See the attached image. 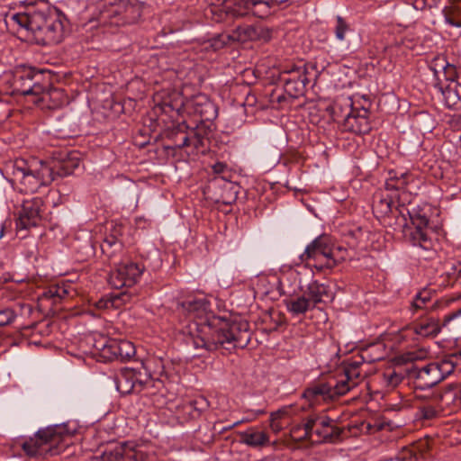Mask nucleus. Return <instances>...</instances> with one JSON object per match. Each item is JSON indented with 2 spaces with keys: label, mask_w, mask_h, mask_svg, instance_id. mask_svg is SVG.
<instances>
[{
  "label": "nucleus",
  "mask_w": 461,
  "mask_h": 461,
  "mask_svg": "<svg viewBox=\"0 0 461 461\" xmlns=\"http://www.w3.org/2000/svg\"><path fill=\"white\" fill-rule=\"evenodd\" d=\"M12 86L14 92L17 95H43L42 101H46L47 96L59 98L63 95V91L60 89H49L50 83L44 78L43 72L32 68L23 67L16 69Z\"/></svg>",
  "instance_id": "nucleus-5"
},
{
  "label": "nucleus",
  "mask_w": 461,
  "mask_h": 461,
  "mask_svg": "<svg viewBox=\"0 0 461 461\" xmlns=\"http://www.w3.org/2000/svg\"><path fill=\"white\" fill-rule=\"evenodd\" d=\"M136 350L133 343L129 340H117L112 339L108 344V350L104 349V358L106 361H127L135 356Z\"/></svg>",
  "instance_id": "nucleus-19"
},
{
  "label": "nucleus",
  "mask_w": 461,
  "mask_h": 461,
  "mask_svg": "<svg viewBox=\"0 0 461 461\" xmlns=\"http://www.w3.org/2000/svg\"><path fill=\"white\" fill-rule=\"evenodd\" d=\"M113 379L118 392L121 394H129L134 391L140 392L149 380V376L146 373L124 367L114 375Z\"/></svg>",
  "instance_id": "nucleus-11"
},
{
  "label": "nucleus",
  "mask_w": 461,
  "mask_h": 461,
  "mask_svg": "<svg viewBox=\"0 0 461 461\" xmlns=\"http://www.w3.org/2000/svg\"><path fill=\"white\" fill-rule=\"evenodd\" d=\"M111 339H109V338L100 337V339H96L94 344V347L100 352V356L103 358H104V349L108 350V344Z\"/></svg>",
  "instance_id": "nucleus-49"
},
{
  "label": "nucleus",
  "mask_w": 461,
  "mask_h": 461,
  "mask_svg": "<svg viewBox=\"0 0 461 461\" xmlns=\"http://www.w3.org/2000/svg\"><path fill=\"white\" fill-rule=\"evenodd\" d=\"M233 41L232 34L221 33L212 38L206 42L205 49H212L213 51H217Z\"/></svg>",
  "instance_id": "nucleus-38"
},
{
  "label": "nucleus",
  "mask_w": 461,
  "mask_h": 461,
  "mask_svg": "<svg viewBox=\"0 0 461 461\" xmlns=\"http://www.w3.org/2000/svg\"><path fill=\"white\" fill-rule=\"evenodd\" d=\"M442 324L443 326L452 324L454 329L461 330V307L458 310L447 314L443 319Z\"/></svg>",
  "instance_id": "nucleus-44"
},
{
  "label": "nucleus",
  "mask_w": 461,
  "mask_h": 461,
  "mask_svg": "<svg viewBox=\"0 0 461 461\" xmlns=\"http://www.w3.org/2000/svg\"><path fill=\"white\" fill-rule=\"evenodd\" d=\"M16 318V313L11 308L0 310V327L11 324Z\"/></svg>",
  "instance_id": "nucleus-45"
},
{
  "label": "nucleus",
  "mask_w": 461,
  "mask_h": 461,
  "mask_svg": "<svg viewBox=\"0 0 461 461\" xmlns=\"http://www.w3.org/2000/svg\"><path fill=\"white\" fill-rule=\"evenodd\" d=\"M426 352L420 351V352H408L403 356V359L405 361H414L417 359H421L425 357Z\"/></svg>",
  "instance_id": "nucleus-52"
},
{
  "label": "nucleus",
  "mask_w": 461,
  "mask_h": 461,
  "mask_svg": "<svg viewBox=\"0 0 461 461\" xmlns=\"http://www.w3.org/2000/svg\"><path fill=\"white\" fill-rule=\"evenodd\" d=\"M291 437L294 440L301 441L303 439H311V431L306 429V422L303 425H296L291 429Z\"/></svg>",
  "instance_id": "nucleus-43"
},
{
  "label": "nucleus",
  "mask_w": 461,
  "mask_h": 461,
  "mask_svg": "<svg viewBox=\"0 0 461 461\" xmlns=\"http://www.w3.org/2000/svg\"><path fill=\"white\" fill-rule=\"evenodd\" d=\"M142 5L139 0H119L109 11L110 15L118 17L119 23H133L141 15Z\"/></svg>",
  "instance_id": "nucleus-15"
},
{
  "label": "nucleus",
  "mask_w": 461,
  "mask_h": 461,
  "mask_svg": "<svg viewBox=\"0 0 461 461\" xmlns=\"http://www.w3.org/2000/svg\"><path fill=\"white\" fill-rule=\"evenodd\" d=\"M331 112L335 121L343 122L348 113H351L355 108L350 97H341L331 105Z\"/></svg>",
  "instance_id": "nucleus-30"
},
{
  "label": "nucleus",
  "mask_w": 461,
  "mask_h": 461,
  "mask_svg": "<svg viewBox=\"0 0 461 461\" xmlns=\"http://www.w3.org/2000/svg\"><path fill=\"white\" fill-rule=\"evenodd\" d=\"M413 332L420 337H434L440 331L438 320L433 316L420 318L413 325Z\"/></svg>",
  "instance_id": "nucleus-27"
},
{
  "label": "nucleus",
  "mask_w": 461,
  "mask_h": 461,
  "mask_svg": "<svg viewBox=\"0 0 461 461\" xmlns=\"http://www.w3.org/2000/svg\"><path fill=\"white\" fill-rule=\"evenodd\" d=\"M135 297L136 294L131 291L112 293L99 299L95 305L99 310L119 309L124 304L131 303Z\"/></svg>",
  "instance_id": "nucleus-22"
},
{
  "label": "nucleus",
  "mask_w": 461,
  "mask_h": 461,
  "mask_svg": "<svg viewBox=\"0 0 461 461\" xmlns=\"http://www.w3.org/2000/svg\"><path fill=\"white\" fill-rule=\"evenodd\" d=\"M283 98H284V97L279 96V97H278V99H277V100H278V102L280 103V102L282 101V99H283Z\"/></svg>",
  "instance_id": "nucleus-61"
},
{
  "label": "nucleus",
  "mask_w": 461,
  "mask_h": 461,
  "mask_svg": "<svg viewBox=\"0 0 461 461\" xmlns=\"http://www.w3.org/2000/svg\"><path fill=\"white\" fill-rule=\"evenodd\" d=\"M369 110L361 107L354 108L351 113H348L341 122V128L344 131L355 134H366L371 131V124L368 119Z\"/></svg>",
  "instance_id": "nucleus-17"
},
{
  "label": "nucleus",
  "mask_w": 461,
  "mask_h": 461,
  "mask_svg": "<svg viewBox=\"0 0 461 461\" xmlns=\"http://www.w3.org/2000/svg\"><path fill=\"white\" fill-rule=\"evenodd\" d=\"M3 234H4V227L2 226V230H1V233H0V238L3 237Z\"/></svg>",
  "instance_id": "nucleus-60"
},
{
  "label": "nucleus",
  "mask_w": 461,
  "mask_h": 461,
  "mask_svg": "<svg viewBox=\"0 0 461 461\" xmlns=\"http://www.w3.org/2000/svg\"><path fill=\"white\" fill-rule=\"evenodd\" d=\"M330 259H328V266H331V269L338 264L345 261L348 258V249L340 245H336L332 239L330 237Z\"/></svg>",
  "instance_id": "nucleus-35"
},
{
  "label": "nucleus",
  "mask_w": 461,
  "mask_h": 461,
  "mask_svg": "<svg viewBox=\"0 0 461 461\" xmlns=\"http://www.w3.org/2000/svg\"><path fill=\"white\" fill-rule=\"evenodd\" d=\"M143 269V267L133 262L121 264L110 274L109 284L118 290L124 287L131 288L140 279Z\"/></svg>",
  "instance_id": "nucleus-12"
},
{
  "label": "nucleus",
  "mask_w": 461,
  "mask_h": 461,
  "mask_svg": "<svg viewBox=\"0 0 461 461\" xmlns=\"http://www.w3.org/2000/svg\"><path fill=\"white\" fill-rule=\"evenodd\" d=\"M430 68L434 71V74L437 75L439 70H442V73L445 77L447 83L449 82L450 78H456V77H460L456 73V68L454 65L448 64L443 58L437 57L432 60Z\"/></svg>",
  "instance_id": "nucleus-32"
},
{
  "label": "nucleus",
  "mask_w": 461,
  "mask_h": 461,
  "mask_svg": "<svg viewBox=\"0 0 461 461\" xmlns=\"http://www.w3.org/2000/svg\"><path fill=\"white\" fill-rule=\"evenodd\" d=\"M445 21L451 26L461 27V7L454 5L444 9Z\"/></svg>",
  "instance_id": "nucleus-37"
},
{
  "label": "nucleus",
  "mask_w": 461,
  "mask_h": 461,
  "mask_svg": "<svg viewBox=\"0 0 461 461\" xmlns=\"http://www.w3.org/2000/svg\"><path fill=\"white\" fill-rule=\"evenodd\" d=\"M6 172L11 175V182L20 185V191L26 194L35 193L41 186L53 182L50 169L46 167V162L42 160L32 167L24 159L17 158L7 165Z\"/></svg>",
  "instance_id": "nucleus-4"
},
{
  "label": "nucleus",
  "mask_w": 461,
  "mask_h": 461,
  "mask_svg": "<svg viewBox=\"0 0 461 461\" xmlns=\"http://www.w3.org/2000/svg\"><path fill=\"white\" fill-rule=\"evenodd\" d=\"M306 429L316 443L334 442L340 438L342 429L333 420L324 415H311L306 419Z\"/></svg>",
  "instance_id": "nucleus-8"
},
{
  "label": "nucleus",
  "mask_w": 461,
  "mask_h": 461,
  "mask_svg": "<svg viewBox=\"0 0 461 461\" xmlns=\"http://www.w3.org/2000/svg\"><path fill=\"white\" fill-rule=\"evenodd\" d=\"M226 168V165L221 162H218L212 166V169L215 173L220 174L222 173Z\"/></svg>",
  "instance_id": "nucleus-55"
},
{
  "label": "nucleus",
  "mask_w": 461,
  "mask_h": 461,
  "mask_svg": "<svg viewBox=\"0 0 461 461\" xmlns=\"http://www.w3.org/2000/svg\"><path fill=\"white\" fill-rule=\"evenodd\" d=\"M458 355L461 356V349L458 351Z\"/></svg>",
  "instance_id": "nucleus-63"
},
{
  "label": "nucleus",
  "mask_w": 461,
  "mask_h": 461,
  "mask_svg": "<svg viewBox=\"0 0 461 461\" xmlns=\"http://www.w3.org/2000/svg\"><path fill=\"white\" fill-rule=\"evenodd\" d=\"M49 292L51 296L58 297L59 299L73 297L77 294V291L71 283H62L61 285H57L51 287Z\"/></svg>",
  "instance_id": "nucleus-36"
},
{
  "label": "nucleus",
  "mask_w": 461,
  "mask_h": 461,
  "mask_svg": "<svg viewBox=\"0 0 461 461\" xmlns=\"http://www.w3.org/2000/svg\"><path fill=\"white\" fill-rule=\"evenodd\" d=\"M285 303L287 311L294 316L303 315L308 311L314 309L303 293L285 300Z\"/></svg>",
  "instance_id": "nucleus-29"
},
{
  "label": "nucleus",
  "mask_w": 461,
  "mask_h": 461,
  "mask_svg": "<svg viewBox=\"0 0 461 461\" xmlns=\"http://www.w3.org/2000/svg\"><path fill=\"white\" fill-rule=\"evenodd\" d=\"M65 429L60 426L48 427L36 432L33 438L23 442V449L30 456L52 452L63 441Z\"/></svg>",
  "instance_id": "nucleus-6"
},
{
  "label": "nucleus",
  "mask_w": 461,
  "mask_h": 461,
  "mask_svg": "<svg viewBox=\"0 0 461 461\" xmlns=\"http://www.w3.org/2000/svg\"><path fill=\"white\" fill-rule=\"evenodd\" d=\"M181 308L194 319L185 328V343L195 349L214 351L220 348L230 350L244 348L250 341L251 334L246 321L230 322L217 316L203 319L208 308L204 299H188L180 303Z\"/></svg>",
  "instance_id": "nucleus-1"
},
{
  "label": "nucleus",
  "mask_w": 461,
  "mask_h": 461,
  "mask_svg": "<svg viewBox=\"0 0 461 461\" xmlns=\"http://www.w3.org/2000/svg\"><path fill=\"white\" fill-rule=\"evenodd\" d=\"M287 0H228L224 3L227 14L233 17H244L249 14L258 18L267 17L270 8Z\"/></svg>",
  "instance_id": "nucleus-7"
},
{
  "label": "nucleus",
  "mask_w": 461,
  "mask_h": 461,
  "mask_svg": "<svg viewBox=\"0 0 461 461\" xmlns=\"http://www.w3.org/2000/svg\"><path fill=\"white\" fill-rule=\"evenodd\" d=\"M158 108L164 112V113H170V112H173V111H177L176 108H175L173 106L172 104L170 103H167L166 101H163L159 105H158Z\"/></svg>",
  "instance_id": "nucleus-54"
},
{
  "label": "nucleus",
  "mask_w": 461,
  "mask_h": 461,
  "mask_svg": "<svg viewBox=\"0 0 461 461\" xmlns=\"http://www.w3.org/2000/svg\"><path fill=\"white\" fill-rule=\"evenodd\" d=\"M52 13L49 10H34L32 32L35 40L44 32V27H47V24H49V18H50Z\"/></svg>",
  "instance_id": "nucleus-33"
},
{
  "label": "nucleus",
  "mask_w": 461,
  "mask_h": 461,
  "mask_svg": "<svg viewBox=\"0 0 461 461\" xmlns=\"http://www.w3.org/2000/svg\"><path fill=\"white\" fill-rule=\"evenodd\" d=\"M271 429L275 433H278L283 429V426L279 422V419L276 417H273L272 414H270V424H269Z\"/></svg>",
  "instance_id": "nucleus-53"
},
{
  "label": "nucleus",
  "mask_w": 461,
  "mask_h": 461,
  "mask_svg": "<svg viewBox=\"0 0 461 461\" xmlns=\"http://www.w3.org/2000/svg\"><path fill=\"white\" fill-rule=\"evenodd\" d=\"M389 191L379 190L373 197V212L378 218H384L393 212V204L395 195L390 194Z\"/></svg>",
  "instance_id": "nucleus-24"
},
{
  "label": "nucleus",
  "mask_w": 461,
  "mask_h": 461,
  "mask_svg": "<svg viewBox=\"0 0 461 461\" xmlns=\"http://www.w3.org/2000/svg\"><path fill=\"white\" fill-rule=\"evenodd\" d=\"M421 417L425 420H431L437 415V411L434 404L428 403L419 408Z\"/></svg>",
  "instance_id": "nucleus-46"
},
{
  "label": "nucleus",
  "mask_w": 461,
  "mask_h": 461,
  "mask_svg": "<svg viewBox=\"0 0 461 461\" xmlns=\"http://www.w3.org/2000/svg\"><path fill=\"white\" fill-rule=\"evenodd\" d=\"M42 206L43 201L41 198L24 201L16 221V229L23 230L37 226L41 221Z\"/></svg>",
  "instance_id": "nucleus-14"
},
{
  "label": "nucleus",
  "mask_w": 461,
  "mask_h": 461,
  "mask_svg": "<svg viewBox=\"0 0 461 461\" xmlns=\"http://www.w3.org/2000/svg\"><path fill=\"white\" fill-rule=\"evenodd\" d=\"M424 390H418L416 387H415V390H414V394H415V398L418 399V400H423V401H432V402H437V398L436 396L434 395L433 393H423Z\"/></svg>",
  "instance_id": "nucleus-51"
},
{
  "label": "nucleus",
  "mask_w": 461,
  "mask_h": 461,
  "mask_svg": "<svg viewBox=\"0 0 461 461\" xmlns=\"http://www.w3.org/2000/svg\"><path fill=\"white\" fill-rule=\"evenodd\" d=\"M93 461H107L106 459H94ZM115 461H132L131 457L120 456Z\"/></svg>",
  "instance_id": "nucleus-56"
},
{
  "label": "nucleus",
  "mask_w": 461,
  "mask_h": 461,
  "mask_svg": "<svg viewBox=\"0 0 461 461\" xmlns=\"http://www.w3.org/2000/svg\"><path fill=\"white\" fill-rule=\"evenodd\" d=\"M233 41H247L256 37V31L252 26H239L232 33Z\"/></svg>",
  "instance_id": "nucleus-40"
},
{
  "label": "nucleus",
  "mask_w": 461,
  "mask_h": 461,
  "mask_svg": "<svg viewBox=\"0 0 461 461\" xmlns=\"http://www.w3.org/2000/svg\"><path fill=\"white\" fill-rule=\"evenodd\" d=\"M233 429V428L231 427V425H229V426H226V427L222 428V429H221V432H225V431L230 430V429Z\"/></svg>",
  "instance_id": "nucleus-57"
},
{
  "label": "nucleus",
  "mask_w": 461,
  "mask_h": 461,
  "mask_svg": "<svg viewBox=\"0 0 461 461\" xmlns=\"http://www.w3.org/2000/svg\"><path fill=\"white\" fill-rule=\"evenodd\" d=\"M404 378L405 374L402 367L389 368L383 374V383L391 389L395 388Z\"/></svg>",
  "instance_id": "nucleus-34"
},
{
  "label": "nucleus",
  "mask_w": 461,
  "mask_h": 461,
  "mask_svg": "<svg viewBox=\"0 0 461 461\" xmlns=\"http://www.w3.org/2000/svg\"><path fill=\"white\" fill-rule=\"evenodd\" d=\"M436 86L438 88L447 107L454 108L461 101V77L450 78L446 86L438 84Z\"/></svg>",
  "instance_id": "nucleus-23"
},
{
  "label": "nucleus",
  "mask_w": 461,
  "mask_h": 461,
  "mask_svg": "<svg viewBox=\"0 0 461 461\" xmlns=\"http://www.w3.org/2000/svg\"><path fill=\"white\" fill-rule=\"evenodd\" d=\"M104 243L108 244L109 246H111V245H112V243H111V242H109V241H107V240H105V241H104Z\"/></svg>",
  "instance_id": "nucleus-62"
},
{
  "label": "nucleus",
  "mask_w": 461,
  "mask_h": 461,
  "mask_svg": "<svg viewBox=\"0 0 461 461\" xmlns=\"http://www.w3.org/2000/svg\"><path fill=\"white\" fill-rule=\"evenodd\" d=\"M330 236L321 235L314 239L300 255L302 262L307 264L312 261V267L317 271L331 270V266H328V259H330Z\"/></svg>",
  "instance_id": "nucleus-9"
},
{
  "label": "nucleus",
  "mask_w": 461,
  "mask_h": 461,
  "mask_svg": "<svg viewBox=\"0 0 461 461\" xmlns=\"http://www.w3.org/2000/svg\"><path fill=\"white\" fill-rule=\"evenodd\" d=\"M459 273H461V269L459 270Z\"/></svg>",
  "instance_id": "nucleus-64"
},
{
  "label": "nucleus",
  "mask_w": 461,
  "mask_h": 461,
  "mask_svg": "<svg viewBox=\"0 0 461 461\" xmlns=\"http://www.w3.org/2000/svg\"><path fill=\"white\" fill-rule=\"evenodd\" d=\"M280 80H289L291 82H297L301 80L303 84L309 83L305 67L295 65L291 66L289 68L284 69L280 74Z\"/></svg>",
  "instance_id": "nucleus-31"
},
{
  "label": "nucleus",
  "mask_w": 461,
  "mask_h": 461,
  "mask_svg": "<svg viewBox=\"0 0 461 461\" xmlns=\"http://www.w3.org/2000/svg\"><path fill=\"white\" fill-rule=\"evenodd\" d=\"M201 129L197 130L193 129L191 134L185 133L180 127L176 131L173 132V136L177 139L175 143V146L177 149H182L184 147H188L194 145V147H198L199 145H203V140L204 138L205 133L201 132Z\"/></svg>",
  "instance_id": "nucleus-26"
},
{
  "label": "nucleus",
  "mask_w": 461,
  "mask_h": 461,
  "mask_svg": "<svg viewBox=\"0 0 461 461\" xmlns=\"http://www.w3.org/2000/svg\"><path fill=\"white\" fill-rule=\"evenodd\" d=\"M292 412H293V406L286 405V406L280 408L276 411L272 412L271 414L273 417H276L277 419L281 420L285 417H290L292 415Z\"/></svg>",
  "instance_id": "nucleus-50"
},
{
  "label": "nucleus",
  "mask_w": 461,
  "mask_h": 461,
  "mask_svg": "<svg viewBox=\"0 0 461 461\" xmlns=\"http://www.w3.org/2000/svg\"><path fill=\"white\" fill-rule=\"evenodd\" d=\"M191 109L201 118V122H212L218 115L216 105L205 95H195L190 102Z\"/></svg>",
  "instance_id": "nucleus-21"
},
{
  "label": "nucleus",
  "mask_w": 461,
  "mask_h": 461,
  "mask_svg": "<svg viewBox=\"0 0 461 461\" xmlns=\"http://www.w3.org/2000/svg\"><path fill=\"white\" fill-rule=\"evenodd\" d=\"M302 291L313 308L318 307L320 303H326L333 299V294L329 285L321 284L317 280H312Z\"/></svg>",
  "instance_id": "nucleus-20"
},
{
  "label": "nucleus",
  "mask_w": 461,
  "mask_h": 461,
  "mask_svg": "<svg viewBox=\"0 0 461 461\" xmlns=\"http://www.w3.org/2000/svg\"><path fill=\"white\" fill-rule=\"evenodd\" d=\"M413 181L414 177L409 172L398 175L394 171H390L389 177L384 183V189L389 192H400L394 194L398 203L395 211L402 218L406 240L413 247L428 251L433 249V240L427 230L429 219L422 210L415 207L410 209L404 203V197L408 195V185Z\"/></svg>",
  "instance_id": "nucleus-2"
},
{
  "label": "nucleus",
  "mask_w": 461,
  "mask_h": 461,
  "mask_svg": "<svg viewBox=\"0 0 461 461\" xmlns=\"http://www.w3.org/2000/svg\"><path fill=\"white\" fill-rule=\"evenodd\" d=\"M284 83L285 92L293 98H298L305 93L306 85L303 81L291 82L289 80L282 81Z\"/></svg>",
  "instance_id": "nucleus-39"
},
{
  "label": "nucleus",
  "mask_w": 461,
  "mask_h": 461,
  "mask_svg": "<svg viewBox=\"0 0 461 461\" xmlns=\"http://www.w3.org/2000/svg\"><path fill=\"white\" fill-rule=\"evenodd\" d=\"M435 295V291L431 289L424 288L420 291L411 304V311L412 313H416L419 311H436L439 308H443L447 306L450 302H454L461 297V295L457 297H450V298H443L441 300L433 301V296Z\"/></svg>",
  "instance_id": "nucleus-16"
},
{
  "label": "nucleus",
  "mask_w": 461,
  "mask_h": 461,
  "mask_svg": "<svg viewBox=\"0 0 461 461\" xmlns=\"http://www.w3.org/2000/svg\"><path fill=\"white\" fill-rule=\"evenodd\" d=\"M264 413H265V411H264L259 410V411H257L256 415H257V416H259V415H262V414H264Z\"/></svg>",
  "instance_id": "nucleus-59"
},
{
  "label": "nucleus",
  "mask_w": 461,
  "mask_h": 461,
  "mask_svg": "<svg viewBox=\"0 0 461 461\" xmlns=\"http://www.w3.org/2000/svg\"><path fill=\"white\" fill-rule=\"evenodd\" d=\"M79 165L80 159L75 151L59 152L50 162H46V167L50 169L53 181L72 175Z\"/></svg>",
  "instance_id": "nucleus-13"
},
{
  "label": "nucleus",
  "mask_w": 461,
  "mask_h": 461,
  "mask_svg": "<svg viewBox=\"0 0 461 461\" xmlns=\"http://www.w3.org/2000/svg\"><path fill=\"white\" fill-rule=\"evenodd\" d=\"M413 7L417 10L432 8L437 5V0H413Z\"/></svg>",
  "instance_id": "nucleus-48"
},
{
  "label": "nucleus",
  "mask_w": 461,
  "mask_h": 461,
  "mask_svg": "<svg viewBox=\"0 0 461 461\" xmlns=\"http://www.w3.org/2000/svg\"><path fill=\"white\" fill-rule=\"evenodd\" d=\"M209 406V401L204 396L198 395L185 402L182 406V410L190 419L194 420L199 418L203 412L207 411Z\"/></svg>",
  "instance_id": "nucleus-28"
},
{
  "label": "nucleus",
  "mask_w": 461,
  "mask_h": 461,
  "mask_svg": "<svg viewBox=\"0 0 461 461\" xmlns=\"http://www.w3.org/2000/svg\"><path fill=\"white\" fill-rule=\"evenodd\" d=\"M64 37V25L62 16L59 13H52L49 18V24L44 32L36 39L42 45H54L59 43Z\"/></svg>",
  "instance_id": "nucleus-18"
},
{
  "label": "nucleus",
  "mask_w": 461,
  "mask_h": 461,
  "mask_svg": "<svg viewBox=\"0 0 461 461\" xmlns=\"http://www.w3.org/2000/svg\"><path fill=\"white\" fill-rule=\"evenodd\" d=\"M243 422V420H239V421H236L234 423L231 424V427L232 428H235L237 426H239L240 424H241Z\"/></svg>",
  "instance_id": "nucleus-58"
},
{
  "label": "nucleus",
  "mask_w": 461,
  "mask_h": 461,
  "mask_svg": "<svg viewBox=\"0 0 461 461\" xmlns=\"http://www.w3.org/2000/svg\"><path fill=\"white\" fill-rule=\"evenodd\" d=\"M34 18V11L28 13H20L13 15L12 19L21 27L31 31L32 30V19Z\"/></svg>",
  "instance_id": "nucleus-42"
},
{
  "label": "nucleus",
  "mask_w": 461,
  "mask_h": 461,
  "mask_svg": "<svg viewBox=\"0 0 461 461\" xmlns=\"http://www.w3.org/2000/svg\"><path fill=\"white\" fill-rule=\"evenodd\" d=\"M240 436V442L254 448H261L269 443V435L251 427L246 431L238 433Z\"/></svg>",
  "instance_id": "nucleus-25"
},
{
  "label": "nucleus",
  "mask_w": 461,
  "mask_h": 461,
  "mask_svg": "<svg viewBox=\"0 0 461 461\" xmlns=\"http://www.w3.org/2000/svg\"><path fill=\"white\" fill-rule=\"evenodd\" d=\"M236 188H237V186L233 185L231 183H228L227 185H225V189H228L230 192V196H226V197L222 196V198H221L222 203L231 204L233 202L236 201L238 191L233 190Z\"/></svg>",
  "instance_id": "nucleus-47"
},
{
  "label": "nucleus",
  "mask_w": 461,
  "mask_h": 461,
  "mask_svg": "<svg viewBox=\"0 0 461 461\" xmlns=\"http://www.w3.org/2000/svg\"><path fill=\"white\" fill-rule=\"evenodd\" d=\"M380 358L372 357L369 348H366L359 356L343 362L341 372L312 384L304 390L303 395L311 404L336 401L359 384L365 376L363 366L366 362L370 363Z\"/></svg>",
  "instance_id": "nucleus-3"
},
{
  "label": "nucleus",
  "mask_w": 461,
  "mask_h": 461,
  "mask_svg": "<svg viewBox=\"0 0 461 461\" xmlns=\"http://www.w3.org/2000/svg\"><path fill=\"white\" fill-rule=\"evenodd\" d=\"M350 25L347 21L340 15L336 17V25L334 27V33L336 39L339 41L346 40V34L350 31Z\"/></svg>",
  "instance_id": "nucleus-41"
},
{
  "label": "nucleus",
  "mask_w": 461,
  "mask_h": 461,
  "mask_svg": "<svg viewBox=\"0 0 461 461\" xmlns=\"http://www.w3.org/2000/svg\"><path fill=\"white\" fill-rule=\"evenodd\" d=\"M452 370L453 366L449 362H432L421 368L413 370L411 375L415 377L418 390H427L444 380Z\"/></svg>",
  "instance_id": "nucleus-10"
}]
</instances>
